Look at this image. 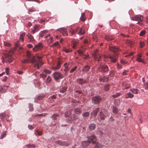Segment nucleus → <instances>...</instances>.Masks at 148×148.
<instances>
[{"mask_svg":"<svg viewBox=\"0 0 148 148\" xmlns=\"http://www.w3.org/2000/svg\"><path fill=\"white\" fill-rule=\"evenodd\" d=\"M42 57L38 56H33L31 59H23L21 61L22 63L25 64L28 62L32 63L33 66L36 69H39L40 66L42 65L43 63L41 60Z\"/></svg>","mask_w":148,"mask_h":148,"instance_id":"obj_1","label":"nucleus"},{"mask_svg":"<svg viewBox=\"0 0 148 148\" xmlns=\"http://www.w3.org/2000/svg\"><path fill=\"white\" fill-rule=\"evenodd\" d=\"M109 49L111 51L114 52L115 54L114 55L112 56L109 55L107 56V58H109L111 60V62L113 63H115L116 62L117 60L116 56L118 55L117 52L119 51L120 49L118 47L115 46L110 47Z\"/></svg>","mask_w":148,"mask_h":148,"instance_id":"obj_2","label":"nucleus"},{"mask_svg":"<svg viewBox=\"0 0 148 148\" xmlns=\"http://www.w3.org/2000/svg\"><path fill=\"white\" fill-rule=\"evenodd\" d=\"M143 16L140 15H136L132 18V20L134 21H138L137 24H139L140 25L143 24L142 22L143 20Z\"/></svg>","mask_w":148,"mask_h":148,"instance_id":"obj_3","label":"nucleus"},{"mask_svg":"<svg viewBox=\"0 0 148 148\" xmlns=\"http://www.w3.org/2000/svg\"><path fill=\"white\" fill-rule=\"evenodd\" d=\"M54 79L56 81L60 79H62L63 78V75L62 74L58 72H55L52 74Z\"/></svg>","mask_w":148,"mask_h":148,"instance_id":"obj_4","label":"nucleus"},{"mask_svg":"<svg viewBox=\"0 0 148 148\" xmlns=\"http://www.w3.org/2000/svg\"><path fill=\"white\" fill-rule=\"evenodd\" d=\"M101 99V98L99 95L94 96L92 98V102L95 104H98Z\"/></svg>","mask_w":148,"mask_h":148,"instance_id":"obj_5","label":"nucleus"},{"mask_svg":"<svg viewBox=\"0 0 148 148\" xmlns=\"http://www.w3.org/2000/svg\"><path fill=\"white\" fill-rule=\"evenodd\" d=\"M98 50L97 49L92 54V56L95 61L97 60L99 62L100 60L101 56L98 53Z\"/></svg>","mask_w":148,"mask_h":148,"instance_id":"obj_6","label":"nucleus"},{"mask_svg":"<svg viewBox=\"0 0 148 148\" xmlns=\"http://www.w3.org/2000/svg\"><path fill=\"white\" fill-rule=\"evenodd\" d=\"M88 140L90 143H92L93 144H95L97 141V138L96 136L94 135H92L88 137Z\"/></svg>","mask_w":148,"mask_h":148,"instance_id":"obj_7","label":"nucleus"},{"mask_svg":"<svg viewBox=\"0 0 148 148\" xmlns=\"http://www.w3.org/2000/svg\"><path fill=\"white\" fill-rule=\"evenodd\" d=\"M99 69L102 73L106 72L109 70L108 66L105 65H100L99 66Z\"/></svg>","mask_w":148,"mask_h":148,"instance_id":"obj_8","label":"nucleus"},{"mask_svg":"<svg viewBox=\"0 0 148 148\" xmlns=\"http://www.w3.org/2000/svg\"><path fill=\"white\" fill-rule=\"evenodd\" d=\"M56 143L62 146L65 145L66 147H68L70 145L69 143H66L65 141H61L59 140L56 141Z\"/></svg>","mask_w":148,"mask_h":148,"instance_id":"obj_9","label":"nucleus"},{"mask_svg":"<svg viewBox=\"0 0 148 148\" xmlns=\"http://www.w3.org/2000/svg\"><path fill=\"white\" fill-rule=\"evenodd\" d=\"M6 62H8L9 63L12 62L13 60L12 58V56L11 55L8 54H6L5 55Z\"/></svg>","mask_w":148,"mask_h":148,"instance_id":"obj_10","label":"nucleus"},{"mask_svg":"<svg viewBox=\"0 0 148 148\" xmlns=\"http://www.w3.org/2000/svg\"><path fill=\"white\" fill-rule=\"evenodd\" d=\"M60 32H62L63 36H64L68 35V33L66 29L64 28H62L58 29Z\"/></svg>","mask_w":148,"mask_h":148,"instance_id":"obj_11","label":"nucleus"},{"mask_svg":"<svg viewBox=\"0 0 148 148\" xmlns=\"http://www.w3.org/2000/svg\"><path fill=\"white\" fill-rule=\"evenodd\" d=\"M77 83L80 85L86 83L87 81L85 79L82 78H78L77 80Z\"/></svg>","mask_w":148,"mask_h":148,"instance_id":"obj_12","label":"nucleus"},{"mask_svg":"<svg viewBox=\"0 0 148 148\" xmlns=\"http://www.w3.org/2000/svg\"><path fill=\"white\" fill-rule=\"evenodd\" d=\"M42 47V45L41 43H39L37 45H36L33 48L34 51H36L38 49H41Z\"/></svg>","mask_w":148,"mask_h":148,"instance_id":"obj_13","label":"nucleus"},{"mask_svg":"<svg viewBox=\"0 0 148 148\" xmlns=\"http://www.w3.org/2000/svg\"><path fill=\"white\" fill-rule=\"evenodd\" d=\"M90 67L89 66L87 65H86L83 67L82 69V71L83 72L85 73L88 71L90 70Z\"/></svg>","mask_w":148,"mask_h":148,"instance_id":"obj_14","label":"nucleus"},{"mask_svg":"<svg viewBox=\"0 0 148 148\" xmlns=\"http://www.w3.org/2000/svg\"><path fill=\"white\" fill-rule=\"evenodd\" d=\"M99 109V108H97L95 109V110L91 113V115L92 117H95L96 116L97 112H98Z\"/></svg>","mask_w":148,"mask_h":148,"instance_id":"obj_15","label":"nucleus"},{"mask_svg":"<svg viewBox=\"0 0 148 148\" xmlns=\"http://www.w3.org/2000/svg\"><path fill=\"white\" fill-rule=\"evenodd\" d=\"M82 146L84 148H86V147L90 144V142L89 141H85L82 142Z\"/></svg>","mask_w":148,"mask_h":148,"instance_id":"obj_16","label":"nucleus"},{"mask_svg":"<svg viewBox=\"0 0 148 148\" xmlns=\"http://www.w3.org/2000/svg\"><path fill=\"white\" fill-rule=\"evenodd\" d=\"M134 96V95L133 94L130 92H129L126 94L125 97L126 98H132Z\"/></svg>","mask_w":148,"mask_h":148,"instance_id":"obj_17","label":"nucleus"},{"mask_svg":"<svg viewBox=\"0 0 148 148\" xmlns=\"http://www.w3.org/2000/svg\"><path fill=\"white\" fill-rule=\"evenodd\" d=\"M60 63L59 62H58L57 66L56 67H52V69L54 70H56L59 69L60 67Z\"/></svg>","mask_w":148,"mask_h":148,"instance_id":"obj_18","label":"nucleus"},{"mask_svg":"<svg viewBox=\"0 0 148 148\" xmlns=\"http://www.w3.org/2000/svg\"><path fill=\"white\" fill-rule=\"evenodd\" d=\"M27 36L29 39L30 42H33L34 41L33 36L31 35L30 34H28V35H27Z\"/></svg>","mask_w":148,"mask_h":148,"instance_id":"obj_19","label":"nucleus"},{"mask_svg":"<svg viewBox=\"0 0 148 148\" xmlns=\"http://www.w3.org/2000/svg\"><path fill=\"white\" fill-rule=\"evenodd\" d=\"M85 33V32L84 30V28L83 26H82L81 28L80 29L79 32L78 33V34L79 35H82Z\"/></svg>","mask_w":148,"mask_h":148,"instance_id":"obj_20","label":"nucleus"},{"mask_svg":"<svg viewBox=\"0 0 148 148\" xmlns=\"http://www.w3.org/2000/svg\"><path fill=\"white\" fill-rule=\"evenodd\" d=\"M130 91L133 93L137 94L138 93L139 90L137 89L132 88L130 89Z\"/></svg>","mask_w":148,"mask_h":148,"instance_id":"obj_21","label":"nucleus"},{"mask_svg":"<svg viewBox=\"0 0 148 148\" xmlns=\"http://www.w3.org/2000/svg\"><path fill=\"white\" fill-rule=\"evenodd\" d=\"M122 85L123 86V89H128L129 88V87L128 86H127V84L126 83V82H123L122 83Z\"/></svg>","mask_w":148,"mask_h":148,"instance_id":"obj_22","label":"nucleus"},{"mask_svg":"<svg viewBox=\"0 0 148 148\" xmlns=\"http://www.w3.org/2000/svg\"><path fill=\"white\" fill-rule=\"evenodd\" d=\"M108 80V77H106V76H103L102 77L101 79H100V80L102 82H107Z\"/></svg>","mask_w":148,"mask_h":148,"instance_id":"obj_23","label":"nucleus"},{"mask_svg":"<svg viewBox=\"0 0 148 148\" xmlns=\"http://www.w3.org/2000/svg\"><path fill=\"white\" fill-rule=\"evenodd\" d=\"M25 33L23 32L20 35L19 39L21 40L22 41L24 40V37L25 36Z\"/></svg>","mask_w":148,"mask_h":148,"instance_id":"obj_24","label":"nucleus"},{"mask_svg":"<svg viewBox=\"0 0 148 148\" xmlns=\"http://www.w3.org/2000/svg\"><path fill=\"white\" fill-rule=\"evenodd\" d=\"M80 19L82 21H84L86 19L85 18V14L84 13H83L82 14L80 18Z\"/></svg>","mask_w":148,"mask_h":148,"instance_id":"obj_25","label":"nucleus"},{"mask_svg":"<svg viewBox=\"0 0 148 148\" xmlns=\"http://www.w3.org/2000/svg\"><path fill=\"white\" fill-rule=\"evenodd\" d=\"M47 32L46 30H43L41 31L39 34L40 36L42 37Z\"/></svg>","mask_w":148,"mask_h":148,"instance_id":"obj_26","label":"nucleus"},{"mask_svg":"<svg viewBox=\"0 0 148 148\" xmlns=\"http://www.w3.org/2000/svg\"><path fill=\"white\" fill-rule=\"evenodd\" d=\"M112 112L115 114L117 113L118 112V108L115 106H113V107Z\"/></svg>","mask_w":148,"mask_h":148,"instance_id":"obj_27","label":"nucleus"},{"mask_svg":"<svg viewBox=\"0 0 148 148\" xmlns=\"http://www.w3.org/2000/svg\"><path fill=\"white\" fill-rule=\"evenodd\" d=\"M75 112L77 114H80L81 113V111L80 109L78 108H76L74 109Z\"/></svg>","mask_w":148,"mask_h":148,"instance_id":"obj_28","label":"nucleus"},{"mask_svg":"<svg viewBox=\"0 0 148 148\" xmlns=\"http://www.w3.org/2000/svg\"><path fill=\"white\" fill-rule=\"evenodd\" d=\"M6 135V132L5 131L3 132L0 136V139H2L3 138L5 137Z\"/></svg>","mask_w":148,"mask_h":148,"instance_id":"obj_29","label":"nucleus"},{"mask_svg":"<svg viewBox=\"0 0 148 148\" xmlns=\"http://www.w3.org/2000/svg\"><path fill=\"white\" fill-rule=\"evenodd\" d=\"M89 127L90 130H93L95 129V125L94 124H91L90 125Z\"/></svg>","mask_w":148,"mask_h":148,"instance_id":"obj_30","label":"nucleus"},{"mask_svg":"<svg viewBox=\"0 0 148 148\" xmlns=\"http://www.w3.org/2000/svg\"><path fill=\"white\" fill-rule=\"evenodd\" d=\"M102 147V146L101 144L99 143H97L94 146V148H101Z\"/></svg>","mask_w":148,"mask_h":148,"instance_id":"obj_31","label":"nucleus"},{"mask_svg":"<svg viewBox=\"0 0 148 148\" xmlns=\"http://www.w3.org/2000/svg\"><path fill=\"white\" fill-rule=\"evenodd\" d=\"M71 114V110L67 111L65 113V115L66 117H67Z\"/></svg>","mask_w":148,"mask_h":148,"instance_id":"obj_32","label":"nucleus"},{"mask_svg":"<svg viewBox=\"0 0 148 148\" xmlns=\"http://www.w3.org/2000/svg\"><path fill=\"white\" fill-rule=\"evenodd\" d=\"M72 47L74 49L77 45V43L75 41H72L71 42Z\"/></svg>","mask_w":148,"mask_h":148,"instance_id":"obj_33","label":"nucleus"},{"mask_svg":"<svg viewBox=\"0 0 148 148\" xmlns=\"http://www.w3.org/2000/svg\"><path fill=\"white\" fill-rule=\"evenodd\" d=\"M59 117V115L57 114H53L52 116V118L53 120H56L58 119L57 117Z\"/></svg>","mask_w":148,"mask_h":148,"instance_id":"obj_34","label":"nucleus"},{"mask_svg":"<svg viewBox=\"0 0 148 148\" xmlns=\"http://www.w3.org/2000/svg\"><path fill=\"white\" fill-rule=\"evenodd\" d=\"M67 90V88L64 87L62 88L60 90V92L62 93H64Z\"/></svg>","mask_w":148,"mask_h":148,"instance_id":"obj_35","label":"nucleus"},{"mask_svg":"<svg viewBox=\"0 0 148 148\" xmlns=\"http://www.w3.org/2000/svg\"><path fill=\"white\" fill-rule=\"evenodd\" d=\"M77 52L80 56H83L84 54H83L84 53V51H82L81 49H79L77 51Z\"/></svg>","mask_w":148,"mask_h":148,"instance_id":"obj_36","label":"nucleus"},{"mask_svg":"<svg viewBox=\"0 0 148 148\" xmlns=\"http://www.w3.org/2000/svg\"><path fill=\"white\" fill-rule=\"evenodd\" d=\"M36 134H37L39 136H41L42 134V132L41 131H39L38 130H36L35 132Z\"/></svg>","mask_w":148,"mask_h":148,"instance_id":"obj_37","label":"nucleus"},{"mask_svg":"<svg viewBox=\"0 0 148 148\" xmlns=\"http://www.w3.org/2000/svg\"><path fill=\"white\" fill-rule=\"evenodd\" d=\"M5 116L6 115L5 113H3L0 114V117L2 120L4 119V118Z\"/></svg>","mask_w":148,"mask_h":148,"instance_id":"obj_38","label":"nucleus"},{"mask_svg":"<svg viewBox=\"0 0 148 148\" xmlns=\"http://www.w3.org/2000/svg\"><path fill=\"white\" fill-rule=\"evenodd\" d=\"M27 55L28 58V59H31L32 58H31V53L29 51H27Z\"/></svg>","mask_w":148,"mask_h":148,"instance_id":"obj_39","label":"nucleus"},{"mask_svg":"<svg viewBox=\"0 0 148 148\" xmlns=\"http://www.w3.org/2000/svg\"><path fill=\"white\" fill-rule=\"evenodd\" d=\"M105 37L106 39L107 40H112L113 39L112 37L110 36H106Z\"/></svg>","mask_w":148,"mask_h":148,"instance_id":"obj_40","label":"nucleus"},{"mask_svg":"<svg viewBox=\"0 0 148 148\" xmlns=\"http://www.w3.org/2000/svg\"><path fill=\"white\" fill-rule=\"evenodd\" d=\"M136 60L138 62H142L143 63H145V62L141 58H136Z\"/></svg>","mask_w":148,"mask_h":148,"instance_id":"obj_41","label":"nucleus"},{"mask_svg":"<svg viewBox=\"0 0 148 148\" xmlns=\"http://www.w3.org/2000/svg\"><path fill=\"white\" fill-rule=\"evenodd\" d=\"M110 85L107 84L104 87V89L106 91H108L110 89Z\"/></svg>","mask_w":148,"mask_h":148,"instance_id":"obj_42","label":"nucleus"},{"mask_svg":"<svg viewBox=\"0 0 148 148\" xmlns=\"http://www.w3.org/2000/svg\"><path fill=\"white\" fill-rule=\"evenodd\" d=\"M89 115V112H85L82 114V116L83 117H88Z\"/></svg>","mask_w":148,"mask_h":148,"instance_id":"obj_43","label":"nucleus"},{"mask_svg":"<svg viewBox=\"0 0 148 148\" xmlns=\"http://www.w3.org/2000/svg\"><path fill=\"white\" fill-rule=\"evenodd\" d=\"M121 93H116L115 95H112V97L114 98H115L121 95Z\"/></svg>","mask_w":148,"mask_h":148,"instance_id":"obj_44","label":"nucleus"},{"mask_svg":"<svg viewBox=\"0 0 148 148\" xmlns=\"http://www.w3.org/2000/svg\"><path fill=\"white\" fill-rule=\"evenodd\" d=\"M48 42L49 44H50L51 42H53V38L52 37H50L48 40Z\"/></svg>","mask_w":148,"mask_h":148,"instance_id":"obj_45","label":"nucleus"},{"mask_svg":"<svg viewBox=\"0 0 148 148\" xmlns=\"http://www.w3.org/2000/svg\"><path fill=\"white\" fill-rule=\"evenodd\" d=\"M51 79L50 76H49L47 79L46 80V82L47 83H49L51 82Z\"/></svg>","mask_w":148,"mask_h":148,"instance_id":"obj_46","label":"nucleus"},{"mask_svg":"<svg viewBox=\"0 0 148 148\" xmlns=\"http://www.w3.org/2000/svg\"><path fill=\"white\" fill-rule=\"evenodd\" d=\"M146 31L145 30H142L141 31L140 34V36H143L145 35L146 33Z\"/></svg>","mask_w":148,"mask_h":148,"instance_id":"obj_47","label":"nucleus"},{"mask_svg":"<svg viewBox=\"0 0 148 148\" xmlns=\"http://www.w3.org/2000/svg\"><path fill=\"white\" fill-rule=\"evenodd\" d=\"M5 89V88H3L2 86H0V91L2 93H5L6 92V90L3 91V89Z\"/></svg>","mask_w":148,"mask_h":148,"instance_id":"obj_48","label":"nucleus"},{"mask_svg":"<svg viewBox=\"0 0 148 148\" xmlns=\"http://www.w3.org/2000/svg\"><path fill=\"white\" fill-rule=\"evenodd\" d=\"M43 72L48 74H50L51 73V71H50L47 69H44L43 70Z\"/></svg>","mask_w":148,"mask_h":148,"instance_id":"obj_49","label":"nucleus"},{"mask_svg":"<svg viewBox=\"0 0 148 148\" xmlns=\"http://www.w3.org/2000/svg\"><path fill=\"white\" fill-rule=\"evenodd\" d=\"M26 146L28 148H34L35 147V145H27Z\"/></svg>","mask_w":148,"mask_h":148,"instance_id":"obj_50","label":"nucleus"},{"mask_svg":"<svg viewBox=\"0 0 148 148\" xmlns=\"http://www.w3.org/2000/svg\"><path fill=\"white\" fill-rule=\"evenodd\" d=\"M26 1H33L36 2L38 3L42 2L43 1L42 0H26Z\"/></svg>","mask_w":148,"mask_h":148,"instance_id":"obj_51","label":"nucleus"},{"mask_svg":"<svg viewBox=\"0 0 148 148\" xmlns=\"http://www.w3.org/2000/svg\"><path fill=\"white\" fill-rule=\"evenodd\" d=\"M140 45L141 48L143 47L145 45V43L144 41H140Z\"/></svg>","mask_w":148,"mask_h":148,"instance_id":"obj_52","label":"nucleus"},{"mask_svg":"<svg viewBox=\"0 0 148 148\" xmlns=\"http://www.w3.org/2000/svg\"><path fill=\"white\" fill-rule=\"evenodd\" d=\"M100 116L101 118V119H102V120L104 119V116L103 112H100Z\"/></svg>","mask_w":148,"mask_h":148,"instance_id":"obj_53","label":"nucleus"},{"mask_svg":"<svg viewBox=\"0 0 148 148\" xmlns=\"http://www.w3.org/2000/svg\"><path fill=\"white\" fill-rule=\"evenodd\" d=\"M77 68V66H75L74 68L72 69L70 71V73H73L74 71H75L76 69Z\"/></svg>","mask_w":148,"mask_h":148,"instance_id":"obj_54","label":"nucleus"},{"mask_svg":"<svg viewBox=\"0 0 148 148\" xmlns=\"http://www.w3.org/2000/svg\"><path fill=\"white\" fill-rule=\"evenodd\" d=\"M4 45L5 46L10 47V44L8 42H4Z\"/></svg>","mask_w":148,"mask_h":148,"instance_id":"obj_55","label":"nucleus"},{"mask_svg":"<svg viewBox=\"0 0 148 148\" xmlns=\"http://www.w3.org/2000/svg\"><path fill=\"white\" fill-rule=\"evenodd\" d=\"M40 77L42 78L45 79L47 77V75L46 74H40Z\"/></svg>","mask_w":148,"mask_h":148,"instance_id":"obj_56","label":"nucleus"},{"mask_svg":"<svg viewBox=\"0 0 148 148\" xmlns=\"http://www.w3.org/2000/svg\"><path fill=\"white\" fill-rule=\"evenodd\" d=\"M29 109L31 111H32L33 110V105L31 104H29Z\"/></svg>","mask_w":148,"mask_h":148,"instance_id":"obj_57","label":"nucleus"},{"mask_svg":"<svg viewBox=\"0 0 148 148\" xmlns=\"http://www.w3.org/2000/svg\"><path fill=\"white\" fill-rule=\"evenodd\" d=\"M114 73L113 71H111L110 73V75L111 77H113L114 76Z\"/></svg>","mask_w":148,"mask_h":148,"instance_id":"obj_58","label":"nucleus"},{"mask_svg":"<svg viewBox=\"0 0 148 148\" xmlns=\"http://www.w3.org/2000/svg\"><path fill=\"white\" fill-rule=\"evenodd\" d=\"M70 32H71L72 34H74L75 32V30L73 29H71L70 30Z\"/></svg>","mask_w":148,"mask_h":148,"instance_id":"obj_59","label":"nucleus"},{"mask_svg":"<svg viewBox=\"0 0 148 148\" xmlns=\"http://www.w3.org/2000/svg\"><path fill=\"white\" fill-rule=\"evenodd\" d=\"M145 89L147 90L148 89V82L147 83L144 85Z\"/></svg>","mask_w":148,"mask_h":148,"instance_id":"obj_60","label":"nucleus"},{"mask_svg":"<svg viewBox=\"0 0 148 148\" xmlns=\"http://www.w3.org/2000/svg\"><path fill=\"white\" fill-rule=\"evenodd\" d=\"M38 26L36 25L34 26V29L36 31V32H37L38 30Z\"/></svg>","mask_w":148,"mask_h":148,"instance_id":"obj_61","label":"nucleus"},{"mask_svg":"<svg viewBox=\"0 0 148 148\" xmlns=\"http://www.w3.org/2000/svg\"><path fill=\"white\" fill-rule=\"evenodd\" d=\"M28 127L29 129L30 130H32L34 128V127L32 125H28Z\"/></svg>","mask_w":148,"mask_h":148,"instance_id":"obj_62","label":"nucleus"},{"mask_svg":"<svg viewBox=\"0 0 148 148\" xmlns=\"http://www.w3.org/2000/svg\"><path fill=\"white\" fill-rule=\"evenodd\" d=\"M59 45V42H54L52 46H57Z\"/></svg>","mask_w":148,"mask_h":148,"instance_id":"obj_63","label":"nucleus"},{"mask_svg":"<svg viewBox=\"0 0 148 148\" xmlns=\"http://www.w3.org/2000/svg\"><path fill=\"white\" fill-rule=\"evenodd\" d=\"M72 51V50L71 49H66V51H65V52L66 53H69L70 52H71Z\"/></svg>","mask_w":148,"mask_h":148,"instance_id":"obj_64","label":"nucleus"}]
</instances>
